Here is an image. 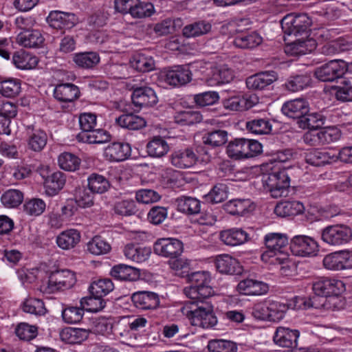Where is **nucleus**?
<instances>
[{
	"label": "nucleus",
	"instance_id": "nucleus-62",
	"mask_svg": "<svg viewBox=\"0 0 352 352\" xmlns=\"http://www.w3.org/2000/svg\"><path fill=\"white\" fill-rule=\"evenodd\" d=\"M131 65L136 70L141 72L151 71L155 67V62L152 57L138 54L133 57Z\"/></svg>",
	"mask_w": 352,
	"mask_h": 352
},
{
	"label": "nucleus",
	"instance_id": "nucleus-5",
	"mask_svg": "<svg viewBox=\"0 0 352 352\" xmlns=\"http://www.w3.org/2000/svg\"><path fill=\"white\" fill-rule=\"evenodd\" d=\"M263 182L274 198L286 197L288 194L290 179L286 169L273 171L263 175Z\"/></svg>",
	"mask_w": 352,
	"mask_h": 352
},
{
	"label": "nucleus",
	"instance_id": "nucleus-33",
	"mask_svg": "<svg viewBox=\"0 0 352 352\" xmlns=\"http://www.w3.org/2000/svg\"><path fill=\"white\" fill-rule=\"evenodd\" d=\"M305 210L303 204L299 201H285L276 204L274 213L279 217H285L302 214Z\"/></svg>",
	"mask_w": 352,
	"mask_h": 352
},
{
	"label": "nucleus",
	"instance_id": "nucleus-35",
	"mask_svg": "<svg viewBox=\"0 0 352 352\" xmlns=\"http://www.w3.org/2000/svg\"><path fill=\"white\" fill-rule=\"evenodd\" d=\"M110 274L117 280L135 281L140 278L138 269L127 265L120 264L112 267Z\"/></svg>",
	"mask_w": 352,
	"mask_h": 352
},
{
	"label": "nucleus",
	"instance_id": "nucleus-64",
	"mask_svg": "<svg viewBox=\"0 0 352 352\" xmlns=\"http://www.w3.org/2000/svg\"><path fill=\"white\" fill-rule=\"evenodd\" d=\"M209 352H236L237 347L233 342L225 340H210L208 344Z\"/></svg>",
	"mask_w": 352,
	"mask_h": 352
},
{
	"label": "nucleus",
	"instance_id": "nucleus-63",
	"mask_svg": "<svg viewBox=\"0 0 352 352\" xmlns=\"http://www.w3.org/2000/svg\"><path fill=\"white\" fill-rule=\"evenodd\" d=\"M59 166L65 170L74 171L78 168L80 160L75 155L71 153H61L58 159Z\"/></svg>",
	"mask_w": 352,
	"mask_h": 352
},
{
	"label": "nucleus",
	"instance_id": "nucleus-45",
	"mask_svg": "<svg viewBox=\"0 0 352 352\" xmlns=\"http://www.w3.org/2000/svg\"><path fill=\"white\" fill-rule=\"evenodd\" d=\"M87 251L95 256H100L108 254L111 246L110 243L100 235L94 236L86 245Z\"/></svg>",
	"mask_w": 352,
	"mask_h": 352
},
{
	"label": "nucleus",
	"instance_id": "nucleus-7",
	"mask_svg": "<svg viewBox=\"0 0 352 352\" xmlns=\"http://www.w3.org/2000/svg\"><path fill=\"white\" fill-rule=\"evenodd\" d=\"M281 27L285 34L298 36L307 34L311 21L306 14H289L281 20Z\"/></svg>",
	"mask_w": 352,
	"mask_h": 352
},
{
	"label": "nucleus",
	"instance_id": "nucleus-38",
	"mask_svg": "<svg viewBox=\"0 0 352 352\" xmlns=\"http://www.w3.org/2000/svg\"><path fill=\"white\" fill-rule=\"evenodd\" d=\"M311 78L308 74L289 76L284 84L286 90L290 92L302 91L311 85Z\"/></svg>",
	"mask_w": 352,
	"mask_h": 352
},
{
	"label": "nucleus",
	"instance_id": "nucleus-44",
	"mask_svg": "<svg viewBox=\"0 0 352 352\" xmlns=\"http://www.w3.org/2000/svg\"><path fill=\"white\" fill-rule=\"evenodd\" d=\"M202 120L203 116L199 111L190 109L177 111L174 115L175 122L182 126L196 124Z\"/></svg>",
	"mask_w": 352,
	"mask_h": 352
},
{
	"label": "nucleus",
	"instance_id": "nucleus-58",
	"mask_svg": "<svg viewBox=\"0 0 352 352\" xmlns=\"http://www.w3.org/2000/svg\"><path fill=\"white\" fill-rule=\"evenodd\" d=\"M228 140V133L223 130H214L205 133L202 137L203 143L212 147L224 144Z\"/></svg>",
	"mask_w": 352,
	"mask_h": 352
},
{
	"label": "nucleus",
	"instance_id": "nucleus-37",
	"mask_svg": "<svg viewBox=\"0 0 352 352\" xmlns=\"http://www.w3.org/2000/svg\"><path fill=\"white\" fill-rule=\"evenodd\" d=\"M116 123L120 127L129 130H139L144 128L145 120L134 113H124L116 118Z\"/></svg>",
	"mask_w": 352,
	"mask_h": 352
},
{
	"label": "nucleus",
	"instance_id": "nucleus-55",
	"mask_svg": "<svg viewBox=\"0 0 352 352\" xmlns=\"http://www.w3.org/2000/svg\"><path fill=\"white\" fill-rule=\"evenodd\" d=\"M113 288L114 285L111 279L100 278L91 283L89 292L92 295L103 298L113 291Z\"/></svg>",
	"mask_w": 352,
	"mask_h": 352
},
{
	"label": "nucleus",
	"instance_id": "nucleus-9",
	"mask_svg": "<svg viewBox=\"0 0 352 352\" xmlns=\"http://www.w3.org/2000/svg\"><path fill=\"white\" fill-rule=\"evenodd\" d=\"M351 238L352 231L351 228L342 224L327 226L321 232L322 240L331 245L346 244Z\"/></svg>",
	"mask_w": 352,
	"mask_h": 352
},
{
	"label": "nucleus",
	"instance_id": "nucleus-15",
	"mask_svg": "<svg viewBox=\"0 0 352 352\" xmlns=\"http://www.w3.org/2000/svg\"><path fill=\"white\" fill-rule=\"evenodd\" d=\"M47 22L54 29H70L78 23V18L72 12L54 10L47 16Z\"/></svg>",
	"mask_w": 352,
	"mask_h": 352
},
{
	"label": "nucleus",
	"instance_id": "nucleus-2",
	"mask_svg": "<svg viewBox=\"0 0 352 352\" xmlns=\"http://www.w3.org/2000/svg\"><path fill=\"white\" fill-rule=\"evenodd\" d=\"M186 278L190 285L185 287L184 292L190 299L203 302L205 299L212 295L213 289L210 286L211 277L208 272L198 271L189 273Z\"/></svg>",
	"mask_w": 352,
	"mask_h": 352
},
{
	"label": "nucleus",
	"instance_id": "nucleus-11",
	"mask_svg": "<svg viewBox=\"0 0 352 352\" xmlns=\"http://www.w3.org/2000/svg\"><path fill=\"white\" fill-rule=\"evenodd\" d=\"M312 290L316 296L328 297L342 294L345 291V285L340 280L321 277L313 282Z\"/></svg>",
	"mask_w": 352,
	"mask_h": 352
},
{
	"label": "nucleus",
	"instance_id": "nucleus-12",
	"mask_svg": "<svg viewBox=\"0 0 352 352\" xmlns=\"http://www.w3.org/2000/svg\"><path fill=\"white\" fill-rule=\"evenodd\" d=\"M184 246L181 241L173 238H162L153 245L154 252L161 256L175 258L183 252Z\"/></svg>",
	"mask_w": 352,
	"mask_h": 352
},
{
	"label": "nucleus",
	"instance_id": "nucleus-31",
	"mask_svg": "<svg viewBox=\"0 0 352 352\" xmlns=\"http://www.w3.org/2000/svg\"><path fill=\"white\" fill-rule=\"evenodd\" d=\"M12 62L19 69H32L37 66L38 58L36 56L21 50L13 54Z\"/></svg>",
	"mask_w": 352,
	"mask_h": 352
},
{
	"label": "nucleus",
	"instance_id": "nucleus-47",
	"mask_svg": "<svg viewBox=\"0 0 352 352\" xmlns=\"http://www.w3.org/2000/svg\"><path fill=\"white\" fill-rule=\"evenodd\" d=\"M315 48V41L298 39L287 45L285 52L294 56L302 55L311 52Z\"/></svg>",
	"mask_w": 352,
	"mask_h": 352
},
{
	"label": "nucleus",
	"instance_id": "nucleus-19",
	"mask_svg": "<svg viewBox=\"0 0 352 352\" xmlns=\"http://www.w3.org/2000/svg\"><path fill=\"white\" fill-rule=\"evenodd\" d=\"M131 300L137 308L142 310L155 309L160 302L157 294L146 291L135 292Z\"/></svg>",
	"mask_w": 352,
	"mask_h": 352
},
{
	"label": "nucleus",
	"instance_id": "nucleus-53",
	"mask_svg": "<svg viewBox=\"0 0 352 352\" xmlns=\"http://www.w3.org/2000/svg\"><path fill=\"white\" fill-rule=\"evenodd\" d=\"M24 195L16 189H9L5 191L1 197V202L7 208H14L23 202Z\"/></svg>",
	"mask_w": 352,
	"mask_h": 352
},
{
	"label": "nucleus",
	"instance_id": "nucleus-59",
	"mask_svg": "<svg viewBox=\"0 0 352 352\" xmlns=\"http://www.w3.org/2000/svg\"><path fill=\"white\" fill-rule=\"evenodd\" d=\"M250 204V199H235L227 202L225 205V209L231 214L243 215L249 210Z\"/></svg>",
	"mask_w": 352,
	"mask_h": 352
},
{
	"label": "nucleus",
	"instance_id": "nucleus-3",
	"mask_svg": "<svg viewBox=\"0 0 352 352\" xmlns=\"http://www.w3.org/2000/svg\"><path fill=\"white\" fill-rule=\"evenodd\" d=\"M262 148L261 144L257 140L236 138L229 142L226 152L232 159H247L260 154L262 152Z\"/></svg>",
	"mask_w": 352,
	"mask_h": 352
},
{
	"label": "nucleus",
	"instance_id": "nucleus-1",
	"mask_svg": "<svg viewBox=\"0 0 352 352\" xmlns=\"http://www.w3.org/2000/svg\"><path fill=\"white\" fill-rule=\"evenodd\" d=\"M194 300L186 303L181 307L180 311L186 316L192 326L202 329H210L217 324V318L213 311V307L208 303L199 306Z\"/></svg>",
	"mask_w": 352,
	"mask_h": 352
},
{
	"label": "nucleus",
	"instance_id": "nucleus-13",
	"mask_svg": "<svg viewBox=\"0 0 352 352\" xmlns=\"http://www.w3.org/2000/svg\"><path fill=\"white\" fill-rule=\"evenodd\" d=\"M299 336L298 330L280 326L275 331L273 340L279 346L293 349L297 346Z\"/></svg>",
	"mask_w": 352,
	"mask_h": 352
},
{
	"label": "nucleus",
	"instance_id": "nucleus-40",
	"mask_svg": "<svg viewBox=\"0 0 352 352\" xmlns=\"http://www.w3.org/2000/svg\"><path fill=\"white\" fill-rule=\"evenodd\" d=\"M212 25L205 20H199L185 25L182 30L183 35L186 38L203 36L210 32Z\"/></svg>",
	"mask_w": 352,
	"mask_h": 352
},
{
	"label": "nucleus",
	"instance_id": "nucleus-56",
	"mask_svg": "<svg viewBox=\"0 0 352 352\" xmlns=\"http://www.w3.org/2000/svg\"><path fill=\"white\" fill-rule=\"evenodd\" d=\"M155 12L153 3L136 0L131 10V16L134 19H144L151 16Z\"/></svg>",
	"mask_w": 352,
	"mask_h": 352
},
{
	"label": "nucleus",
	"instance_id": "nucleus-18",
	"mask_svg": "<svg viewBox=\"0 0 352 352\" xmlns=\"http://www.w3.org/2000/svg\"><path fill=\"white\" fill-rule=\"evenodd\" d=\"M131 99L133 104L139 107L153 106L158 100L155 91L149 87L134 88Z\"/></svg>",
	"mask_w": 352,
	"mask_h": 352
},
{
	"label": "nucleus",
	"instance_id": "nucleus-43",
	"mask_svg": "<svg viewBox=\"0 0 352 352\" xmlns=\"http://www.w3.org/2000/svg\"><path fill=\"white\" fill-rule=\"evenodd\" d=\"M238 261L229 254H221L216 257L215 265L221 274H234L238 273Z\"/></svg>",
	"mask_w": 352,
	"mask_h": 352
},
{
	"label": "nucleus",
	"instance_id": "nucleus-10",
	"mask_svg": "<svg viewBox=\"0 0 352 352\" xmlns=\"http://www.w3.org/2000/svg\"><path fill=\"white\" fill-rule=\"evenodd\" d=\"M292 254L300 257H312L317 255L319 245L313 238L306 235H296L291 240Z\"/></svg>",
	"mask_w": 352,
	"mask_h": 352
},
{
	"label": "nucleus",
	"instance_id": "nucleus-51",
	"mask_svg": "<svg viewBox=\"0 0 352 352\" xmlns=\"http://www.w3.org/2000/svg\"><path fill=\"white\" fill-rule=\"evenodd\" d=\"M21 81L19 79L10 78L0 81V94L4 97L14 98L21 92Z\"/></svg>",
	"mask_w": 352,
	"mask_h": 352
},
{
	"label": "nucleus",
	"instance_id": "nucleus-34",
	"mask_svg": "<svg viewBox=\"0 0 352 352\" xmlns=\"http://www.w3.org/2000/svg\"><path fill=\"white\" fill-rule=\"evenodd\" d=\"M234 78L233 71L227 65L214 67L211 71V75L207 79L210 86H217L230 82Z\"/></svg>",
	"mask_w": 352,
	"mask_h": 352
},
{
	"label": "nucleus",
	"instance_id": "nucleus-49",
	"mask_svg": "<svg viewBox=\"0 0 352 352\" xmlns=\"http://www.w3.org/2000/svg\"><path fill=\"white\" fill-rule=\"evenodd\" d=\"M169 150L166 141L162 137H154L146 145L148 154L153 157H161L166 155Z\"/></svg>",
	"mask_w": 352,
	"mask_h": 352
},
{
	"label": "nucleus",
	"instance_id": "nucleus-28",
	"mask_svg": "<svg viewBox=\"0 0 352 352\" xmlns=\"http://www.w3.org/2000/svg\"><path fill=\"white\" fill-rule=\"evenodd\" d=\"M54 98L62 102H72L80 96L79 88L72 83L57 85L54 90Z\"/></svg>",
	"mask_w": 352,
	"mask_h": 352
},
{
	"label": "nucleus",
	"instance_id": "nucleus-57",
	"mask_svg": "<svg viewBox=\"0 0 352 352\" xmlns=\"http://www.w3.org/2000/svg\"><path fill=\"white\" fill-rule=\"evenodd\" d=\"M228 188L226 184H217L204 196L205 200L211 204H218L225 201L228 197Z\"/></svg>",
	"mask_w": 352,
	"mask_h": 352
},
{
	"label": "nucleus",
	"instance_id": "nucleus-26",
	"mask_svg": "<svg viewBox=\"0 0 352 352\" xmlns=\"http://www.w3.org/2000/svg\"><path fill=\"white\" fill-rule=\"evenodd\" d=\"M309 105L303 99H295L283 104L281 111L283 114L292 119L299 120L302 116L309 112Z\"/></svg>",
	"mask_w": 352,
	"mask_h": 352
},
{
	"label": "nucleus",
	"instance_id": "nucleus-22",
	"mask_svg": "<svg viewBox=\"0 0 352 352\" xmlns=\"http://www.w3.org/2000/svg\"><path fill=\"white\" fill-rule=\"evenodd\" d=\"M237 291L247 296H261L267 293L269 286L267 283L252 278L241 280L236 287Z\"/></svg>",
	"mask_w": 352,
	"mask_h": 352
},
{
	"label": "nucleus",
	"instance_id": "nucleus-60",
	"mask_svg": "<svg viewBox=\"0 0 352 352\" xmlns=\"http://www.w3.org/2000/svg\"><path fill=\"white\" fill-rule=\"evenodd\" d=\"M80 306L83 311L89 312H98L104 309L106 302L102 297H97L91 294L90 296L82 298L80 301Z\"/></svg>",
	"mask_w": 352,
	"mask_h": 352
},
{
	"label": "nucleus",
	"instance_id": "nucleus-36",
	"mask_svg": "<svg viewBox=\"0 0 352 352\" xmlns=\"http://www.w3.org/2000/svg\"><path fill=\"white\" fill-rule=\"evenodd\" d=\"M263 41L262 37L255 32L240 33L232 42L233 45L240 49H252L259 45Z\"/></svg>",
	"mask_w": 352,
	"mask_h": 352
},
{
	"label": "nucleus",
	"instance_id": "nucleus-23",
	"mask_svg": "<svg viewBox=\"0 0 352 352\" xmlns=\"http://www.w3.org/2000/svg\"><path fill=\"white\" fill-rule=\"evenodd\" d=\"M131 146L125 142H116L109 144L104 149V155L111 162H120L131 155Z\"/></svg>",
	"mask_w": 352,
	"mask_h": 352
},
{
	"label": "nucleus",
	"instance_id": "nucleus-20",
	"mask_svg": "<svg viewBox=\"0 0 352 352\" xmlns=\"http://www.w3.org/2000/svg\"><path fill=\"white\" fill-rule=\"evenodd\" d=\"M278 79L274 71L264 72L249 76L246 79L247 87L253 90H263L271 85Z\"/></svg>",
	"mask_w": 352,
	"mask_h": 352
},
{
	"label": "nucleus",
	"instance_id": "nucleus-14",
	"mask_svg": "<svg viewBox=\"0 0 352 352\" xmlns=\"http://www.w3.org/2000/svg\"><path fill=\"white\" fill-rule=\"evenodd\" d=\"M317 79L322 82H332L343 76V67H340L339 60L329 61L319 67L314 72Z\"/></svg>",
	"mask_w": 352,
	"mask_h": 352
},
{
	"label": "nucleus",
	"instance_id": "nucleus-27",
	"mask_svg": "<svg viewBox=\"0 0 352 352\" xmlns=\"http://www.w3.org/2000/svg\"><path fill=\"white\" fill-rule=\"evenodd\" d=\"M197 157L190 148L175 151L171 154V164L179 168L192 167L197 162Z\"/></svg>",
	"mask_w": 352,
	"mask_h": 352
},
{
	"label": "nucleus",
	"instance_id": "nucleus-41",
	"mask_svg": "<svg viewBox=\"0 0 352 352\" xmlns=\"http://www.w3.org/2000/svg\"><path fill=\"white\" fill-rule=\"evenodd\" d=\"M124 254L127 259L137 263H142L148 258L151 250L148 248L130 243L124 247Z\"/></svg>",
	"mask_w": 352,
	"mask_h": 352
},
{
	"label": "nucleus",
	"instance_id": "nucleus-8",
	"mask_svg": "<svg viewBox=\"0 0 352 352\" xmlns=\"http://www.w3.org/2000/svg\"><path fill=\"white\" fill-rule=\"evenodd\" d=\"M267 250L261 254V260L265 263H273L278 254L283 253V249L288 243L287 237L280 233H269L265 236Z\"/></svg>",
	"mask_w": 352,
	"mask_h": 352
},
{
	"label": "nucleus",
	"instance_id": "nucleus-42",
	"mask_svg": "<svg viewBox=\"0 0 352 352\" xmlns=\"http://www.w3.org/2000/svg\"><path fill=\"white\" fill-rule=\"evenodd\" d=\"M65 182V175L62 172L57 171L49 175L45 180L46 193L50 196L56 195L63 188Z\"/></svg>",
	"mask_w": 352,
	"mask_h": 352
},
{
	"label": "nucleus",
	"instance_id": "nucleus-52",
	"mask_svg": "<svg viewBox=\"0 0 352 352\" xmlns=\"http://www.w3.org/2000/svg\"><path fill=\"white\" fill-rule=\"evenodd\" d=\"M177 210L188 214H197L200 211V201L193 197H182L176 199Z\"/></svg>",
	"mask_w": 352,
	"mask_h": 352
},
{
	"label": "nucleus",
	"instance_id": "nucleus-54",
	"mask_svg": "<svg viewBox=\"0 0 352 352\" xmlns=\"http://www.w3.org/2000/svg\"><path fill=\"white\" fill-rule=\"evenodd\" d=\"M87 180L89 190L93 193H104L110 186V184L105 177L96 173L91 174Z\"/></svg>",
	"mask_w": 352,
	"mask_h": 352
},
{
	"label": "nucleus",
	"instance_id": "nucleus-21",
	"mask_svg": "<svg viewBox=\"0 0 352 352\" xmlns=\"http://www.w3.org/2000/svg\"><path fill=\"white\" fill-rule=\"evenodd\" d=\"M28 146L31 150L38 152L46 146L47 135L46 133L34 125L25 126Z\"/></svg>",
	"mask_w": 352,
	"mask_h": 352
},
{
	"label": "nucleus",
	"instance_id": "nucleus-24",
	"mask_svg": "<svg viewBox=\"0 0 352 352\" xmlns=\"http://www.w3.org/2000/svg\"><path fill=\"white\" fill-rule=\"evenodd\" d=\"M81 239L79 230L74 228L60 232L56 237L57 246L63 250H70L78 245Z\"/></svg>",
	"mask_w": 352,
	"mask_h": 352
},
{
	"label": "nucleus",
	"instance_id": "nucleus-32",
	"mask_svg": "<svg viewBox=\"0 0 352 352\" xmlns=\"http://www.w3.org/2000/svg\"><path fill=\"white\" fill-rule=\"evenodd\" d=\"M256 97L249 98L235 96L223 100V104L225 109L230 111H241L250 109L256 103Z\"/></svg>",
	"mask_w": 352,
	"mask_h": 352
},
{
	"label": "nucleus",
	"instance_id": "nucleus-50",
	"mask_svg": "<svg viewBox=\"0 0 352 352\" xmlns=\"http://www.w3.org/2000/svg\"><path fill=\"white\" fill-rule=\"evenodd\" d=\"M250 25V20L246 18H234L221 27L223 34L234 35L242 33L243 30Z\"/></svg>",
	"mask_w": 352,
	"mask_h": 352
},
{
	"label": "nucleus",
	"instance_id": "nucleus-17",
	"mask_svg": "<svg viewBox=\"0 0 352 352\" xmlns=\"http://www.w3.org/2000/svg\"><path fill=\"white\" fill-rule=\"evenodd\" d=\"M338 160L337 151L334 149H314L306 153L305 161L314 166H321Z\"/></svg>",
	"mask_w": 352,
	"mask_h": 352
},
{
	"label": "nucleus",
	"instance_id": "nucleus-30",
	"mask_svg": "<svg viewBox=\"0 0 352 352\" xmlns=\"http://www.w3.org/2000/svg\"><path fill=\"white\" fill-rule=\"evenodd\" d=\"M44 38L38 30H32L30 31H23L20 32L16 36V43L28 48H37L41 47Z\"/></svg>",
	"mask_w": 352,
	"mask_h": 352
},
{
	"label": "nucleus",
	"instance_id": "nucleus-16",
	"mask_svg": "<svg viewBox=\"0 0 352 352\" xmlns=\"http://www.w3.org/2000/svg\"><path fill=\"white\" fill-rule=\"evenodd\" d=\"M164 79L170 85L182 86L191 81L192 73L188 66L177 65L165 73Z\"/></svg>",
	"mask_w": 352,
	"mask_h": 352
},
{
	"label": "nucleus",
	"instance_id": "nucleus-48",
	"mask_svg": "<svg viewBox=\"0 0 352 352\" xmlns=\"http://www.w3.org/2000/svg\"><path fill=\"white\" fill-rule=\"evenodd\" d=\"M324 117L320 113H307L297 121V124L302 129H316L324 124Z\"/></svg>",
	"mask_w": 352,
	"mask_h": 352
},
{
	"label": "nucleus",
	"instance_id": "nucleus-61",
	"mask_svg": "<svg viewBox=\"0 0 352 352\" xmlns=\"http://www.w3.org/2000/svg\"><path fill=\"white\" fill-rule=\"evenodd\" d=\"M247 129L256 135L269 134L272 131V124L266 119H254L246 122Z\"/></svg>",
	"mask_w": 352,
	"mask_h": 352
},
{
	"label": "nucleus",
	"instance_id": "nucleus-25",
	"mask_svg": "<svg viewBox=\"0 0 352 352\" xmlns=\"http://www.w3.org/2000/svg\"><path fill=\"white\" fill-rule=\"evenodd\" d=\"M222 243L229 246H236L250 240L249 234L241 228H231L222 230L219 234Z\"/></svg>",
	"mask_w": 352,
	"mask_h": 352
},
{
	"label": "nucleus",
	"instance_id": "nucleus-46",
	"mask_svg": "<svg viewBox=\"0 0 352 352\" xmlns=\"http://www.w3.org/2000/svg\"><path fill=\"white\" fill-rule=\"evenodd\" d=\"M100 56L94 52H87L74 54L73 61L75 64L82 69H92L100 62Z\"/></svg>",
	"mask_w": 352,
	"mask_h": 352
},
{
	"label": "nucleus",
	"instance_id": "nucleus-6",
	"mask_svg": "<svg viewBox=\"0 0 352 352\" xmlns=\"http://www.w3.org/2000/svg\"><path fill=\"white\" fill-rule=\"evenodd\" d=\"M312 307L309 301L305 298L295 296L291 302L287 305L278 301H268V321L278 322L284 317L287 310L291 307L295 309Z\"/></svg>",
	"mask_w": 352,
	"mask_h": 352
},
{
	"label": "nucleus",
	"instance_id": "nucleus-4",
	"mask_svg": "<svg viewBox=\"0 0 352 352\" xmlns=\"http://www.w3.org/2000/svg\"><path fill=\"white\" fill-rule=\"evenodd\" d=\"M76 282V274L69 270H56L50 273L46 284L41 286L43 293L52 294L72 288Z\"/></svg>",
	"mask_w": 352,
	"mask_h": 352
},
{
	"label": "nucleus",
	"instance_id": "nucleus-39",
	"mask_svg": "<svg viewBox=\"0 0 352 352\" xmlns=\"http://www.w3.org/2000/svg\"><path fill=\"white\" fill-rule=\"evenodd\" d=\"M60 336L67 344H80L87 339L89 332L84 329L67 327L61 331Z\"/></svg>",
	"mask_w": 352,
	"mask_h": 352
},
{
	"label": "nucleus",
	"instance_id": "nucleus-29",
	"mask_svg": "<svg viewBox=\"0 0 352 352\" xmlns=\"http://www.w3.org/2000/svg\"><path fill=\"white\" fill-rule=\"evenodd\" d=\"M111 139V134L106 130L95 128L89 132H80L76 135V140L78 142L87 144H104L109 142Z\"/></svg>",
	"mask_w": 352,
	"mask_h": 352
}]
</instances>
